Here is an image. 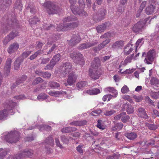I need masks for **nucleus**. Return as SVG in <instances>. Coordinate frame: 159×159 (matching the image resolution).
<instances>
[{
    "label": "nucleus",
    "mask_w": 159,
    "mask_h": 159,
    "mask_svg": "<svg viewBox=\"0 0 159 159\" xmlns=\"http://www.w3.org/2000/svg\"><path fill=\"white\" fill-rule=\"evenodd\" d=\"M72 66L69 62H66L63 64L59 69V71L64 75H69L67 83H64L66 86L71 85L75 82L77 78V75L72 72Z\"/></svg>",
    "instance_id": "nucleus-1"
},
{
    "label": "nucleus",
    "mask_w": 159,
    "mask_h": 159,
    "mask_svg": "<svg viewBox=\"0 0 159 159\" xmlns=\"http://www.w3.org/2000/svg\"><path fill=\"white\" fill-rule=\"evenodd\" d=\"M99 58L97 57L95 58L89 70V75L92 79L95 80L99 78L101 74Z\"/></svg>",
    "instance_id": "nucleus-2"
},
{
    "label": "nucleus",
    "mask_w": 159,
    "mask_h": 159,
    "mask_svg": "<svg viewBox=\"0 0 159 159\" xmlns=\"http://www.w3.org/2000/svg\"><path fill=\"white\" fill-rule=\"evenodd\" d=\"M76 18L68 17L65 18L63 20V23H61L57 26V30L58 31H66L70 29L76 27L78 24L77 22L70 23V21H75Z\"/></svg>",
    "instance_id": "nucleus-3"
},
{
    "label": "nucleus",
    "mask_w": 159,
    "mask_h": 159,
    "mask_svg": "<svg viewBox=\"0 0 159 159\" xmlns=\"http://www.w3.org/2000/svg\"><path fill=\"white\" fill-rule=\"evenodd\" d=\"M70 3V9L73 13L75 15H78L80 16H86L87 13L84 11V3L83 0H79V3L80 8H77L75 5L76 0H69Z\"/></svg>",
    "instance_id": "nucleus-4"
},
{
    "label": "nucleus",
    "mask_w": 159,
    "mask_h": 159,
    "mask_svg": "<svg viewBox=\"0 0 159 159\" xmlns=\"http://www.w3.org/2000/svg\"><path fill=\"white\" fill-rule=\"evenodd\" d=\"M10 101L8 100L4 103V109L0 111V120L5 119L8 116L10 108Z\"/></svg>",
    "instance_id": "nucleus-5"
},
{
    "label": "nucleus",
    "mask_w": 159,
    "mask_h": 159,
    "mask_svg": "<svg viewBox=\"0 0 159 159\" xmlns=\"http://www.w3.org/2000/svg\"><path fill=\"white\" fill-rule=\"evenodd\" d=\"M43 6L49 14H56L58 12L57 7L50 2H46Z\"/></svg>",
    "instance_id": "nucleus-6"
},
{
    "label": "nucleus",
    "mask_w": 159,
    "mask_h": 159,
    "mask_svg": "<svg viewBox=\"0 0 159 159\" xmlns=\"http://www.w3.org/2000/svg\"><path fill=\"white\" fill-rule=\"evenodd\" d=\"M33 151L31 149H26L22 152L16 155L13 159H23L25 157H30L33 154Z\"/></svg>",
    "instance_id": "nucleus-7"
},
{
    "label": "nucleus",
    "mask_w": 159,
    "mask_h": 159,
    "mask_svg": "<svg viewBox=\"0 0 159 159\" xmlns=\"http://www.w3.org/2000/svg\"><path fill=\"white\" fill-rule=\"evenodd\" d=\"M149 19L147 18L144 20L139 21L135 24L133 28V31L135 33H137L141 31L145 26L147 21Z\"/></svg>",
    "instance_id": "nucleus-8"
},
{
    "label": "nucleus",
    "mask_w": 159,
    "mask_h": 159,
    "mask_svg": "<svg viewBox=\"0 0 159 159\" xmlns=\"http://www.w3.org/2000/svg\"><path fill=\"white\" fill-rule=\"evenodd\" d=\"M155 54L156 52L154 50L152 49L149 51L147 53L145 58L144 62L148 64H152L155 57Z\"/></svg>",
    "instance_id": "nucleus-9"
},
{
    "label": "nucleus",
    "mask_w": 159,
    "mask_h": 159,
    "mask_svg": "<svg viewBox=\"0 0 159 159\" xmlns=\"http://www.w3.org/2000/svg\"><path fill=\"white\" fill-rule=\"evenodd\" d=\"M3 24L2 26V32L5 33L7 32L9 30L10 20L8 16H4L3 17Z\"/></svg>",
    "instance_id": "nucleus-10"
},
{
    "label": "nucleus",
    "mask_w": 159,
    "mask_h": 159,
    "mask_svg": "<svg viewBox=\"0 0 159 159\" xmlns=\"http://www.w3.org/2000/svg\"><path fill=\"white\" fill-rule=\"evenodd\" d=\"M70 57L73 59L74 61L76 63L81 64V63H84V61L83 58V56L79 53L74 52L70 54Z\"/></svg>",
    "instance_id": "nucleus-11"
},
{
    "label": "nucleus",
    "mask_w": 159,
    "mask_h": 159,
    "mask_svg": "<svg viewBox=\"0 0 159 159\" xmlns=\"http://www.w3.org/2000/svg\"><path fill=\"white\" fill-rule=\"evenodd\" d=\"M111 37V34L110 33L108 32L105 33L101 37V38H105L107 39L103 41L102 43L100 44L98 46V50H99L103 48L107 44L109 43L110 41V39H109V38Z\"/></svg>",
    "instance_id": "nucleus-12"
},
{
    "label": "nucleus",
    "mask_w": 159,
    "mask_h": 159,
    "mask_svg": "<svg viewBox=\"0 0 159 159\" xmlns=\"http://www.w3.org/2000/svg\"><path fill=\"white\" fill-rule=\"evenodd\" d=\"M98 42L96 40L94 41L88 42L80 44L79 46V48L80 49H87L97 44Z\"/></svg>",
    "instance_id": "nucleus-13"
},
{
    "label": "nucleus",
    "mask_w": 159,
    "mask_h": 159,
    "mask_svg": "<svg viewBox=\"0 0 159 159\" xmlns=\"http://www.w3.org/2000/svg\"><path fill=\"white\" fill-rule=\"evenodd\" d=\"M152 38L151 39L155 43H157L159 40V24L157 25L155 28V31L154 33L151 35Z\"/></svg>",
    "instance_id": "nucleus-14"
},
{
    "label": "nucleus",
    "mask_w": 159,
    "mask_h": 159,
    "mask_svg": "<svg viewBox=\"0 0 159 159\" xmlns=\"http://www.w3.org/2000/svg\"><path fill=\"white\" fill-rule=\"evenodd\" d=\"M104 91L106 92L109 91L110 92L114 94L113 95H112L110 94H107V96H108L107 101L110 100V99L113 97L114 98H115L117 95V90L112 87L107 88L105 89Z\"/></svg>",
    "instance_id": "nucleus-15"
},
{
    "label": "nucleus",
    "mask_w": 159,
    "mask_h": 159,
    "mask_svg": "<svg viewBox=\"0 0 159 159\" xmlns=\"http://www.w3.org/2000/svg\"><path fill=\"white\" fill-rule=\"evenodd\" d=\"M81 41V39L78 34L73 35L69 41V44L71 45H74L79 43Z\"/></svg>",
    "instance_id": "nucleus-16"
},
{
    "label": "nucleus",
    "mask_w": 159,
    "mask_h": 159,
    "mask_svg": "<svg viewBox=\"0 0 159 159\" xmlns=\"http://www.w3.org/2000/svg\"><path fill=\"white\" fill-rule=\"evenodd\" d=\"M48 94L51 96L58 97L66 94V92L62 90L50 91L48 93Z\"/></svg>",
    "instance_id": "nucleus-17"
},
{
    "label": "nucleus",
    "mask_w": 159,
    "mask_h": 159,
    "mask_svg": "<svg viewBox=\"0 0 159 159\" xmlns=\"http://www.w3.org/2000/svg\"><path fill=\"white\" fill-rule=\"evenodd\" d=\"M150 83L154 89H158L159 87V80L158 79L153 77L150 80Z\"/></svg>",
    "instance_id": "nucleus-18"
},
{
    "label": "nucleus",
    "mask_w": 159,
    "mask_h": 159,
    "mask_svg": "<svg viewBox=\"0 0 159 159\" xmlns=\"http://www.w3.org/2000/svg\"><path fill=\"white\" fill-rule=\"evenodd\" d=\"M100 93V90L98 89H94L91 90L84 91L83 93L86 94V93L90 95H96Z\"/></svg>",
    "instance_id": "nucleus-19"
},
{
    "label": "nucleus",
    "mask_w": 159,
    "mask_h": 159,
    "mask_svg": "<svg viewBox=\"0 0 159 159\" xmlns=\"http://www.w3.org/2000/svg\"><path fill=\"white\" fill-rule=\"evenodd\" d=\"M138 115L139 116L143 118L147 119L148 117L145 109L143 108L140 107L138 109Z\"/></svg>",
    "instance_id": "nucleus-20"
},
{
    "label": "nucleus",
    "mask_w": 159,
    "mask_h": 159,
    "mask_svg": "<svg viewBox=\"0 0 159 159\" xmlns=\"http://www.w3.org/2000/svg\"><path fill=\"white\" fill-rule=\"evenodd\" d=\"M134 47L131 44H127L124 48V52L125 54H129L134 49Z\"/></svg>",
    "instance_id": "nucleus-21"
},
{
    "label": "nucleus",
    "mask_w": 159,
    "mask_h": 159,
    "mask_svg": "<svg viewBox=\"0 0 159 159\" xmlns=\"http://www.w3.org/2000/svg\"><path fill=\"white\" fill-rule=\"evenodd\" d=\"M123 107L124 108V111L126 110L128 114L132 113L134 112V108L131 105L126 103L123 105Z\"/></svg>",
    "instance_id": "nucleus-22"
},
{
    "label": "nucleus",
    "mask_w": 159,
    "mask_h": 159,
    "mask_svg": "<svg viewBox=\"0 0 159 159\" xmlns=\"http://www.w3.org/2000/svg\"><path fill=\"white\" fill-rule=\"evenodd\" d=\"M35 73L38 75L46 78H49L50 77L51 75V73H50L43 72L39 70H36Z\"/></svg>",
    "instance_id": "nucleus-23"
},
{
    "label": "nucleus",
    "mask_w": 159,
    "mask_h": 159,
    "mask_svg": "<svg viewBox=\"0 0 159 159\" xmlns=\"http://www.w3.org/2000/svg\"><path fill=\"white\" fill-rule=\"evenodd\" d=\"M59 34H53L52 37H50L48 39L47 44H51L52 43L54 42L56 40L58 39L60 37Z\"/></svg>",
    "instance_id": "nucleus-24"
},
{
    "label": "nucleus",
    "mask_w": 159,
    "mask_h": 159,
    "mask_svg": "<svg viewBox=\"0 0 159 159\" xmlns=\"http://www.w3.org/2000/svg\"><path fill=\"white\" fill-rule=\"evenodd\" d=\"M9 152L8 149L0 148V159H3Z\"/></svg>",
    "instance_id": "nucleus-25"
},
{
    "label": "nucleus",
    "mask_w": 159,
    "mask_h": 159,
    "mask_svg": "<svg viewBox=\"0 0 159 159\" xmlns=\"http://www.w3.org/2000/svg\"><path fill=\"white\" fill-rule=\"evenodd\" d=\"M134 56V54H133L130 56H128L125 60L123 65H126L128 63L131 62L132 59H134V60H136V58L133 57Z\"/></svg>",
    "instance_id": "nucleus-26"
},
{
    "label": "nucleus",
    "mask_w": 159,
    "mask_h": 159,
    "mask_svg": "<svg viewBox=\"0 0 159 159\" xmlns=\"http://www.w3.org/2000/svg\"><path fill=\"white\" fill-rule=\"evenodd\" d=\"M4 70L5 73L7 75H9L10 72V60L9 59L6 61Z\"/></svg>",
    "instance_id": "nucleus-27"
},
{
    "label": "nucleus",
    "mask_w": 159,
    "mask_h": 159,
    "mask_svg": "<svg viewBox=\"0 0 159 159\" xmlns=\"http://www.w3.org/2000/svg\"><path fill=\"white\" fill-rule=\"evenodd\" d=\"M10 133L6 132L2 134V139L8 143L10 142Z\"/></svg>",
    "instance_id": "nucleus-28"
},
{
    "label": "nucleus",
    "mask_w": 159,
    "mask_h": 159,
    "mask_svg": "<svg viewBox=\"0 0 159 159\" xmlns=\"http://www.w3.org/2000/svg\"><path fill=\"white\" fill-rule=\"evenodd\" d=\"M125 136L128 139L130 140H133L135 139L137 137V134L134 132H132L129 133L125 134Z\"/></svg>",
    "instance_id": "nucleus-29"
},
{
    "label": "nucleus",
    "mask_w": 159,
    "mask_h": 159,
    "mask_svg": "<svg viewBox=\"0 0 159 159\" xmlns=\"http://www.w3.org/2000/svg\"><path fill=\"white\" fill-rule=\"evenodd\" d=\"M19 44L16 42L11 45V53L16 52L19 48Z\"/></svg>",
    "instance_id": "nucleus-30"
},
{
    "label": "nucleus",
    "mask_w": 159,
    "mask_h": 159,
    "mask_svg": "<svg viewBox=\"0 0 159 159\" xmlns=\"http://www.w3.org/2000/svg\"><path fill=\"white\" fill-rule=\"evenodd\" d=\"M124 45L123 42L122 41H117L114 43L112 45V48H117L122 47Z\"/></svg>",
    "instance_id": "nucleus-31"
},
{
    "label": "nucleus",
    "mask_w": 159,
    "mask_h": 159,
    "mask_svg": "<svg viewBox=\"0 0 159 159\" xmlns=\"http://www.w3.org/2000/svg\"><path fill=\"white\" fill-rule=\"evenodd\" d=\"M155 8V7L152 5L148 6L146 9V13L148 15L152 14L154 12Z\"/></svg>",
    "instance_id": "nucleus-32"
},
{
    "label": "nucleus",
    "mask_w": 159,
    "mask_h": 159,
    "mask_svg": "<svg viewBox=\"0 0 159 159\" xmlns=\"http://www.w3.org/2000/svg\"><path fill=\"white\" fill-rule=\"evenodd\" d=\"M86 123V121L85 120L75 121L72 122L70 124L72 125L76 126H82L85 125Z\"/></svg>",
    "instance_id": "nucleus-33"
},
{
    "label": "nucleus",
    "mask_w": 159,
    "mask_h": 159,
    "mask_svg": "<svg viewBox=\"0 0 159 159\" xmlns=\"http://www.w3.org/2000/svg\"><path fill=\"white\" fill-rule=\"evenodd\" d=\"M106 12V11L104 9H102L101 11H100V14L99 15V16H101V17L98 18L97 20L96 19V18H94V20L95 21H99L102 20Z\"/></svg>",
    "instance_id": "nucleus-34"
},
{
    "label": "nucleus",
    "mask_w": 159,
    "mask_h": 159,
    "mask_svg": "<svg viewBox=\"0 0 159 159\" xmlns=\"http://www.w3.org/2000/svg\"><path fill=\"white\" fill-rule=\"evenodd\" d=\"M87 84V83L85 81H81L76 84V87L78 90L82 89Z\"/></svg>",
    "instance_id": "nucleus-35"
},
{
    "label": "nucleus",
    "mask_w": 159,
    "mask_h": 159,
    "mask_svg": "<svg viewBox=\"0 0 159 159\" xmlns=\"http://www.w3.org/2000/svg\"><path fill=\"white\" fill-rule=\"evenodd\" d=\"M22 5L20 0H17L15 4L14 8L16 9H18L19 10H22Z\"/></svg>",
    "instance_id": "nucleus-36"
},
{
    "label": "nucleus",
    "mask_w": 159,
    "mask_h": 159,
    "mask_svg": "<svg viewBox=\"0 0 159 159\" xmlns=\"http://www.w3.org/2000/svg\"><path fill=\"white\" fill-rule=\"evenodd\" d=\"M14 135V136L13 137V139H15L16 140L15 141H13L11 142V143H15L16 142L19 141V138L18 136L19 135V133L16 131H15L14 132H12L11 131V135Z\"/></svg>",
    "instance_id": "nucleus-37"
},
{
    "label": "nucleus",
    "mask_w": 159,
    "mask_h": 159,
    "mask_svg": "<svg viewBox=\"0 0 159 159\" xmlns=\"http://www.w3.org/2000/svg\"><path fill=\"white\" fill-rule=\"evenodd\" d=\"M138 143L140 145L142 146H143L146 145H153L155 143V141L153 140H151V141L148 143H147L145 141H140Z\"/></svg>",
    "instance_id": "nucleus-38"
},
{
    "label": "nucleus",
    "mask_w": 159,
    "mask_h": 159,
    "mask_svg": "<svg viewBox=\"0 0 159 159\" xmlns=\"http://www.w3.org/2000/svg\"><path fill=\"white\" fill-rule=\"evenodd\" d=\"M147 3V2L146 1H143L141 3L140 7L139 10H138V13L136 15V16L137 17H138L139 16V14L142 12L143 10V9L144 7H145Z\"/></svg>",
    "instance_id": "nucleus-39"
},
{
    "label": "nucleus",
    "mask_w": 159,
    "mask_h": 159,
    "mask_svg": "<svg viewBox=\"0 0 159 159\" xmlns=\"http://www.w3.org/2000/svg\"><path fill=\"white\" fill-rule=\"evenodd\" d=\"M106 28V25L105 24H103L102 25L98 26L96 28L97 32L99 33H101L104 31Z\"/></svg>",
    "instance_id": "nucleus-40"
},
{
    "label": "nucleus",
    "mask_w": 159,
    "mask_h": 159,
    "mask_svg": "<svg viewBox=\"0 0 159 159\" xmlns=\"http://www.w3.org/2000/svg\"><path fill=\"white\" fill-rule=\"evenodd\" d=\"M16 103L15 102H11V115L14 114L16 108Z\"/></svg>",
    "instance_id": "nucleus-41"
},
{
    "label": "nucleus",
    "mask_w": 159,
    "mask_h": 159,
    "mask_svg": "<svg viewBox=\"0 0 159 159\" xmlns=\"http://www.w3.org/2000/svg\"><path fill=\"white\" fill-rule=\"evenodd\" d=\"M143 38L139 39L136 41L135 43L136 52H137V50L139 49L141 46L142 44L143 43Z\"/></svg>",
    "instance_id": "nucleus-42"
},
{
    "label": "nucleus",
    "mask_w": 159,
    "mask_h": 159,
    "mask_svg": "<svg viewBox=\"0 0 159 159\" xmlns=\"http://www.w3.org/2000/svg\"><path fill=\"white\" fill-rule=\"evenodd\" d=\"M29 21L30 25L33 26L39 21V19L36 17H34L33 18L30 19Z\"/></svg>",
    "instance_id": "nucleus-43"
},
{
    "label": "nucleus",
    "mask_w": 159,
    "mask_h": 159,
    "mask_svg": "<svg viewBox=\"0 0 159 159\" xmlns=\"http://www.w3.org/2000/svg\"><path fill=\"white\" fill-rule=\"evenodd\" d=\"M75 130H76V129L75 128L66 127L62 129L61 131L63 133H67L71 131H74Z\"/></svg>",
    "instance_id": "nucleus-44"
},
{
    "label": "nucleus",
    "mask_w": 159,
    "mask_h": 159,
    "mask_svg": "<svg viewBox=\"0 0 159 159\" xmlns=\"http://www.w3.org/2000/svg\"><path fill=\"white\" fill-rule=\"evenodd\" d=\"M38 127L41 131H43L44 130H49L51 129V127L48 125H39L38 126Z\"/></svg>",
    "instance_id": "nucleus-45"
},
{
    "label": "nucleus",
    "mask_w": 159,
    "mask_h": 159,
    "mask_svg": "<svg viewBox=\"0 0 159 159\" xmlns=\"http://www.w3.org/2000/svg\"><path fill=\"white\" fill-rule=\"evenodd\" d=\"M60 58V55L59 54H58L54 56L51 61L56 64L59 61Z\"/></svg>",
    "instance_id": "nucleus-46"
},
{
    "label": "nucleus",
    "mask_w": 159,
    "mask_h": 159,
    "mask_svg": "<svg viewBox=\"0 0 159 159\" xmlns=\"http://www.w3.org/2000/svg\"><path fill=\"white\" fill-rule=\"evenodd\" d=\"M56 64L51 61L47 65L44 67L45 70H51L52 69Z\"/></svg>",
    "instance_id": "nucleus-47"
},
{
    "label": "nucleus",
    "mask_w": 159,
    "mask_h": 159,
    "mask_svg": "<svg viewBox=\"0 0 159 159\" xmlns=\"http://www.w3.org/2000/svg\"><path fill=\"white\" fill-rule=\"evenodd\" d=\"M149 94L152 98L156 99L157 98L159 97V91L158 92H154L151 91L149 92Z\"/></svg>",
    "instance_id": "nucleus-48"
},
{
    "label": "nucleus",
    "mask_w": 159,
    "mask_h": 159,
    "mask_svg": "<svg viewBox=\"0 0 159 159\" xmlns=\"http://www.w3.org/2000/svg\"><path fill=\"white\" fill-rule=\"evenodd\" d=\"M123 125V124L121 123H117L114 126L113 130L115 131L120 130L122 128Z\"/></svg>",
    "instance_id": "nucleus-49"
},
{
    "label": "nucleus",
    "mask_w": 159,
    "mask_h": 159,
    "mask_svg": "<svg viewBox=\"0 0 159 159\" xmlns=\"http://www.w3.org/2000/svg\"><path fill=\"white\" fill-rule=\"evenodd\" d=\"M102 121L101 120H98V124L97 125V127L99 129L103 130L105 128V126L102 123Z\"/></svg>",
    "instance_id": "nucleus-50"
},
{
    "label": "nucleus",
    "mask_w": 159,
    "mask_h": 159,
    "mask_svg": "<svg viewBox=\"0 0 159 159\" xmlns=\"http://www.w3.org/2000/svg\"><path fill=\"white\" fill-rule=\"evenodd\" d=\"M48 98V96L44 93L39 94L37 97L38 99L40 101L46 99Z\"/></svg>",
    "instance_id": "nucleus-51"
},
{
    "label": "nucleus",
    "mask_w": 159,
    "mask_h": 159,
    "mask_svg": "<svg viewBox=\"0 0 159 159\" xmlns=\"http://www.w3.org/2000/svg\"><path fill=\"white\" fill-rule=\"evenodd\" d=\"M49 86L51 88H57L60 86V84L55 82H51L49 83Z\"/></svg>",
    "instance_id": "nucleus-52"
},
{
    "label": "nucleus",
    "mask_w": 159,
    "mask_h": 159,
    "mask_svg": "<svg viewBox=\"0 0 159 159\" xmlns=\"http://www.w3.org/2000/svg\"><path fill=\"white\" fill-rule=\"evenodd\" d=\"M21 61L19 59H17L14 62V68L16 70H18L20 67Z\"/></svg>",
    "instance_id": "nucleus-53"
},
{
    "label": "nucleus",
    "mask_w": 159,
    "mask_h": 159,
    "mask_svg": "<svg viewBox=\"0 0 159 159\" xmlns=\"http://www.w3.org/2000/svg\"><path fill=\"white\" fill-rule=\"evenodd\" d=\"M102 112L101 110L98 109L93 111L90 113V115L92 116H96L100 114Z\"/></svg>",
    "instance_id": "nucleus-54"
},
{
    "label": "nucleus",
    "mask_w": 159,
    "mask_h": 159,
    "mask_svg": "<svg viewBox=\"0 0 159 159\" xmlns=\"http://www.w3.org/2000/svg\"><path fill=\"white\" fill-rule=\"evenodd\" d=\"M121 92L123 93H126L129 91V88L126 85H124L121 88Z\"/></svg>",
    "instance_id": "nucleus-55"
},
{
    "label": "nucleus",
    "mask_w": 159,
    "mask_h": 159,
    "mask_svg": "<svg viewBox=\"0 0 159 159\" xmlns=\"http://www.w3.org/2000/svg\"><path fill=\"white\" fill-rule=\"evenodd\" d=\"M27 78V76L26 75H24L22 76V77L21 78V79H20L19 80H18L16 81V85H18L20 84V83L23 82V81H24L25 80H26Z\"/></svg>",
    "instance_id": "nucleus-56"
},
{
    "label": "nucleus",
    "mask_w": 159,
    "mask_h": 159,
    "mask_svg": "<svg viewBox=\"0 0 159 159\" xmlns=\"http://www.w3.org/2000/svg\"><path fill=\"white\" fill-rule=\"evenodd\" d=\"M41 54L40 51H38L33 55H31L30 57V59L31 60H33L38 55Z\"/></svg>",
    "instance_id": "nucleus-57"
},
{
    "label": "nucleus",
    "mask_w": 159,
    "mask_h": 159,
    "mask_svg": "<svg viewBox=\"0 0 159 159\" xmlns=\"http://www.w3.org/2000/svg\"><path fill=\"white\" fill-rule=\"evenodd\" d=\"M53 139L51 136H50L46 140V142L48 143H49L51 146L53 144Z\"/></svg>",
    "instance_id": "nucleus-58"
},
{
    "label": "nucleus",
    "mask_w": 159,
    "mask_h": 159,
    "mask_svg": "<svg viewBox=\"0 0 159 159\" xmlns=\"http://www.w3.org/2000/svg\"><path fill=\"white\" fill-rule=\"evenodd\" d=\"M115 112V111L113 110L107 111L104 113V115L106 116H110L114 114Z\"/></svg>",
    "instance_id": "nucleus-59"
},
{
    "label": "nucleus",
    "mask_w": 159,
    "mask_h": 159,
    "mask_svg": "<svg viewBox=\"0 0 159 159\" xmlns=\"http://www.w3.org/2000/svg\"><path fill=\"white\" fill-rule=\"evenodd\" d=\"M43 80L40 77L36 78L33 82V84L34 85H36L39 83L43 81Z\"/></svg>",
    "instance_id": "nucleus-60"
},
{
    "label": "nucleus",
    "mask_w": 159,
    "mask_h": 159,
    "mask_svg": "<svg viewBox=\"0 0 159 159\" xmlns=\"http://www.w3.org/2000/svg\"><path fill=\"white\" fill-rule=\"evenodd\" d=\"M83 144H80L76 147V150L79 153H83L82 148H83Z\"/></svg>",
    "instance_id": "nucleus-61"
},
{
    "label": "nucleus",
    "mask_w": 159,
    "mask_h": 159,
    "mask_svg": "<svg viewBox=\"0 0 159 159\" xmlns=\"http://www.w3.org/2000/svg\"><path fill=\"white\" fill-rule=\"evenodd\" d=\"M129 119V116L125 115L122 116L121 120L124 123H126L128 121Z\"/></svg>",
    "instance_id": "nucleus-62"
},
{
    "label": "nucleus",
    "mask_w": 159,
    "mask_h": 159,
    "mask_svg": "<svg viewBox=\"0 0 159 159\" xmlns=\"http://www.w3.org/2000/svg\"><path fill=\"white\" fill-rule=\"evenodd\" d=\"M126 113L125 112H122L120 114L114 117V119L116 120H120V118L121 119L122 116H123L125 115Z\"/></svg>",
    "instance_id": "nucleus-63"
},
{
    "label": "nucleus",
    "mask_w": 159,
    "mask_h": 159,
    "mask_svg": "<svg viewBox=\"0 0 159 159\" xmlns=\"http://www.w3.org/2000/svg\"><path fill=\"white\" fill-rule=\"evenodd\" d=\"M17 35L18 33L16 30L12 31L11 33V39H13Z\"/></svg>",
    "instance_id": "nucleus-64"
}]
</instances>
